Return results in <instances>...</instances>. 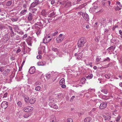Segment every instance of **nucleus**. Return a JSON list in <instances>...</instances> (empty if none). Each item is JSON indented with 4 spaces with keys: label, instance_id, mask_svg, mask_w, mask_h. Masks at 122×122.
<instances>
[{
    "label": "nucleus",
    "instance_id": "nucleus-1",
    "mask_svg": "<svg viewBox=\"0 0 122 122\" xmlns=\"http://www.w3.org/2000/svg\"><path fill=\"white\" fill-rule=\"evenodd\" d=\"M86 40L85 38L82 37L78 41V47H81L84 45L86 43Z\"/></svg>",
    "mask_w": 122,
    "mask_h": 122
},
{
    "label": "nucleus",
    "instance_id": "nucleus-2",
    "mask_svg": "<svg viewBox=\"0 0 122 122\" xmlns=\"http://www.w3.org/2000/svg\"><path fill=\"white\" fill-rule=\"evenodd\" d=\"M52 37H51L49 35H47L44 38L43 42L44 43L46 44L51 41Z\"/></svg>",
    "mask_w": 122,
    "mask_h": 122
},
{
    "label": "nucleus",
    "instance_id": "nucleus-3",
    "mask_svg": "<svg viewBox=\"0 0 122 122\" xmlns=\"http://www.w3.org/2000/svg\"><path fill=\"white\" fill-rule=\"evenodd\" d=\"M65 38L64 36L62 34H60L56 39V42L57 43L61 42Z\"/></svg>",
    "mask_w": 122,
    "mask_h": 122
},
{
    "label": "nucleus",
    "instance_id": "nucleus-4",
    "mask_svg": "<svg viewBox=\"0 0 122 122\" xmlns=\"http://www.w3.org/2000/svg\"><path fill=\"white\" fill-rule=\"evenodd\" d=\"M34 12H32L31 13H29L27 15V20L28 21H31L33 18V17L34 16Z\"/></svg>",
    "mask_w": 122,
    "mask_h": 122
},
{
    "label": "nucleus",
    "instance_id": "nucleus-5",
    "mask_svg": "<svg viewBox=\"0 0 122 122\" xmlns=\"http://www.w3.org/2000/svg\"><path fill=\"white\" fill-rule=\"evenodd\" d=\"M33 110V108L30 107H25L23 109V110L25 112H31Z\"/></svg>",
    "mask_w": 122,
    "mask_h": 122
},
{
    "label": "nucleus",
    "instance_id": "nucleus-6",
    "mask_svg": "<svg viewBox=\"0 0 122 122\" xmlns=\"http://www.w3.org/2000/svg\"><path fill=\"white\" fill-rule=\"evenodd\" d=\"M49 105L51 107L54 109H57L58 108L56 104L53 102H50L49 103Z\"/></svg>",
    "mask_w": 122,
    "mask_h": 122
},
{
    "label": "nucleus",
    "instance_id": "nucleus-7",
    "mask_svg": "<svg viewBox=\"0 0 122 122\" xmlns=\"http://www.w3.org/2000/svg\"><path fill=\"white\" fill-rule=\"evenodd\" d=\"M82 15L83 18L87 21L89 20V17L88 15L86 13H83L82 14Z\"/></svg>",
    "mask_w": 122,
    "mask_h": 122
},
{
    "label": "nucleus",
    "instance_id": "nucleus-8",
    "mask_svg": "<svg viewBox=\"0 0 122 122\" xmlns=\"http://www.w3.org/2000/svg\"><path fill=\"white\" fill-rule=\"evenodd\" d=\"M39 0H35V2H33L31 5L30 7L32 8L34 7L39 4Z\"/></svg>",
    "mask_w": 122,
    "mask_h": 122
},
{
    "label": "nucleus",
    "instance_id": "nucleus-9",
    "mask_svg": "<svg viewBox=\"0 0 122 122\" xmlns=\"http://www.w3.org/2000/svg\"><path fill=\"white\" fill-rule=\"evenodd\" d=\"M107 106V103L105 102H103L101 103L99 107V108L101 109L105 108Z\"/></svg>",
    "mask_w": 122,
    "mask_h": 122
},
{
    "label": "nucleus",
    "instance_id": "nucleus-10",
    "mask_svg": "<svg viewBox=\"0 0 122 122\" xmlns=\"http://www.w3.org/2000/svg\"><path fill=\"white\" fill-rule=\"evenodd\" d=\"M8 105V102L5 101H3L1 104V107L2 108L5 109L7 107Z\"/></svg>",
    "mask_w": 122,
    "mask_h": 122
},
{
    "label": "nucleus",
    "instance_id": "nucleus-11",
    "mask_svg": "<svg viewBox=\"0 0 122 122\" xmlns=\"http://www.w3.org/2000/svg\"><path fill=\"white\" fill-rule=\"evenodd\" d=\"M9 28L10 30V36L11 37H13L16 34H14L12 30V27L10 26H9Z\"/></svg>",
    "mask_w": 122,
    "mask_h": 122
},
{
    "label": "nucleus",
    "instance_id": "nucleus-12",
    "mask_svg": "<svg viewBox=\"0 0 122 122\" xmlns=\"http://www.w3.org/2000/svg\"><path fill=\"white\" fill-rule=\"evenodd\" d=\"M35 71V67L33 66L31 67L29 69V72L30 74H33Z\"/></svg>",
    "mask_w": 122,
    "mask_h": 122
},
{
    "label": "nucleus",
    "instance_id": "nucleus-13",
    "mask_svg": "<svg viewBox=\"0 0 122 122\" xmlns=\"http://www.w3.org/2000/svg\"><path fill=\"white\" fill-rule=\"evenodd\" d=\"M107 113L106 114L107 116L104 115L103 117V118H104L105 120H107L108 121H109L111 120L110 119L111 117L110 116L107 115Z\"/></svg>",
    "mask_w": 122,
    "mask_h": 122
},
{
    "label": "nucleus",
    "instance_id": "nucleus-14",
    "mask_svg": "<svg viewBox=\"0 0 122 122\" xmlns=\"http://www.w3.org/2000/svg\"><path fill=\"white\" fill-rule=\"evenodd\" d=\"M35 28L37 31L36 32V34H39L41 33V30H40V28L37 26H35Z\"/></svg>",
    "mask_w": 122,
    "mask_h": 122
},
{
    "label": "nucleus",
    "instance_id": "nucleus-15",
    "mask_svg": "<svg viewBox=\"0 0 122 122\" xmlns=\"http://www.w3.org/2000/svg\"><path fill=\"white\" fill-rule=\"evenodd\" d=\"M36 99L34 97H32L30 99V102L31 104H33L35 102Z\"/></svg>",
    "mask_w": 122,
    "mask_h": 122
},
{
    "label": "nucleus",
    "instance_id": "nucleus-16",
    "mask_svg": "<svg viewBox=\"0 0 122 122\" xmlns=\"http://www.w3.org/2000/svg\"><path fill=\"white\" fill-rule=\"evenodd\" d=\"M82 54V53L81 52L79 53L77 55L78 56L77 57V59L79 60L81 59L83 57Z\"/></svg>",
    "mask_w": 122,
    "mask_h": 122
},
{
    "label": "nucleus",
    "instance_id": "nucleus-17",
    "mask_svg": "<svg viewBox=\"0 0 122 122\" xmlns=\"http://www.w3.org/2000/svg\"><path fill=\"white\" fill-rule=\"evenodd\" d=\"M46 63L44 61H40L38 62L37 64L39 66H43L45 65Z\"/></svg>",
    "mask_w": 122,
    "mask_h": 122
},
{
    "label": "nucleus",
    "instance_id": "nucleus-18",
    "mask_svg": "<svg viewBox=\"0 0 122 122\" xmlns=\"http://www.w3.org/2000/svg\"><path fill=\"white\" fill-rule=\"evenodd\" d=\"M56 122V117L54 116H52L51 117V119L50 122Z\"/></svg>",
    "mask_w": 122,
    "mask_h": 122
},
{
    "label": "nucleus",
    "instance_id": "nucleus-19",
    "mask_svg": "<svg viewBox=\"0 0 122 122\" xmlns=\"http://www.w3.org/2000/svg\"><path fill=\"white\" fill-rule=\"evenodd\" d=\"M4 36V39L6 41H7L9 39V38L8 36V34H6Z\"/></svg>",
    "mask_w": 122,
    "mask_h": 122
},
{
    "label": "nucleus",
    "instance_id": "nucleus-20",
    "mask_svg": "<svg viewBox=\"0 0 122 122\" xmlns=\"http://www.w3.org/2000/svg\"><path fill=\"white\" fill-rule=\"evenodd\" d=\"M65 83V80L64 78L62 79L60 81V85H63Z\"/></svg>",
    "mask_w": 122,
    "mask_h": 122
},
{
    "label": "nucleus",
    "instance_id": "nucleus-21",
    "mask_svg": "<svg viewBox=\"0 0 122 122\" xmlns=\"http://www.w3.org/2000/svg\"><path fill=\"white\" fill-rule=\"evenodd\" d=\"M91 119L90 117H87L84 120L85 122H89L91 120Z\"/></svg>",
    "mask_w": 122,
    "mask_h": 122
},
{
    "label": "nucleus",
    "instance_id": "nucleus-22",
    "mask_svg": "<svg viewBox=\"0 0 122 122\" xmlns=\"http://www.w3.org/2000/svg\"><path fill=\"white\" fill-rule=\"evenodd\" d=\"M27 11V10H22L20 12V14L22 15H24L25 14Z\"/></svg>",
    "mask_w": 122,
    "mask_h": 122
},
{
    "label": "nucleus",
    "instance_id": "nucleus-23",
    "mask_svg": "<svg viewBox=\"0 0 122 122\" xmlns=\"http://www.w3.org/2000/svg\"><path fill=\"white\" fill-rule=\"evenodd\" d=\"M24 98L25 102L26 103H28L29 102V97L26 96H25Z\"/></svg>",
    "mask_w": 122,
    "mask_h": 122
},
{
    "label": "nucleus",
    "instance_id": "nucleus-24",
    "mask_svg": "<svg viewBox=\"0 0 122 122\" xmlns=\"http://www.w3.org/2000/svg\"><path fill=\"white\" fill-rule=\"evenodd\" d=\"M101 91L105 94H107L108 92L107 90L105 89H102L101 90Z\"/></svg>",
    "mask_w": 122,
    "mask_h": 122
},
{
    "label": "nucleus",
    "instance_id": "nucleus-25",
    "mask_svg": "<svg viewBox=\"0 0 122 122\" xmlns=\"http://www.w3.org/2000/svg\"><path fill=\"white\" fill-rule=\"evenodd\" d=\"M41 15L43 16H45L46 14V13L45 10H43L41 12Z\"/></svg>",
    "mask_w": 122,
    "mask_h": 122
},
{
    "label": "nucleus",
    "instance_id": "nucleus-26",
    "mask_svg": "<svg viewBox=\"0 0 122 122\" xmlns=\"http://www.w3.org/2000/svg\"><path fill=\"white\" fill-rule=\"evenodd\" d=\"M12 3V1H9L6 3V5L7 6H9Z\"/></svg>",
    "mask_w": 122,
    "mask_h": 122
},
{
    "label": "nucleus",
    "instance_id": "nucleus-27",
    "mask_svg": "<svg viewBox=\"0 0 122 122\" xmlns=\"http://www.w3.org/2000/svg\"><path fill=\"white\" fill-rule=\"evenodd\" d=\"M115 48V47L113 46H111L108 49L109 51H113Z\"/></svg>",
    "mask_w": 122,
    "mask_h": 122
},
{
    "label": "nucleus",
    "instance_id": "nucleus-28",
    "mask_svg": "<svg viewBox=\"0 0 122 122\" xmlns=\"http://www.w3.org/2000/svg\"><path fill=\"white\" fill-rule=\"evenodd\" d=\"M10 72V70L9 69H7L6 70L4 71V72L3 74V75L7 74V73H9Z\"/></svg>",
    "mask_w": 122,
    "mask_h": 122
},
{
    "label": "nucleus",
    "instance_id": "nucleus-29",
    "mask_svg": "<svg viewBox=\"0 0 122 122\" xmlns=\"http://www.w3.org/2000/svg\"><path fill=\"white\" fill-rule=\"evenodd\" d=\"M41 89V87L39 86H37L35 88V90L37 91H39Z\"/></svg>",
    "mask_w": 122,
    "mask_h": 122
},
{
    "label": "nucleus",
    "instance_id": "nucleus-30",
    "mask_svg": "<svg viewBox=\"0 0 122 122\" xmlns=\"http://www.w3.org/2000/svg\"><path fill=\"white\" fill-rule=\"evenodd\" d=\"M18 20V18H13L11 19V21L13 22L16 21Z\"/></svg>",
    "mask_w": 122,
    "mask_h": 122
},
{
    "label": "nucleus",
    "instance_id": "nucleus-31",
    "mask_svg": "<svg viewBox=\"0 0 122 122\" xmlns=\"http://www.w3.org/2000/svg\"><path fill=\"white\" fill-rule=\"evenodd\" d=\"M52 50L53 51H54L55 52L57 51V52L56 53V54H58V50L57 48H52Z\"/></svg>",
    "mask_w": 122,
    "mask_h": 122
},
{
    "label": "nucleus",
    "instance_id": "nucleus-32",
    "mask_svg": "<svg viewBox=\"0 0 122 122\" xmlns=\"http://www.w3.org/2000/svg\"><path fill=\"white\" fill-rule=\"evenodd\" d=\"M93 75L92 74L89 75L87 77V79H89L91 78L92 77Z\"/></svg>",
    "mask_w": 122,
    "mask_h": 122
},
{
    "label": "nucleus",
    "instance_id": "nucleus-33",
    "mask_svg": "<svg viewBox=\"0 0 122 122\" xmlns=\"http://www.w3.org/2000/svg\"><path fill=\"white\" fill-rule=\"evenodd\" d=\"M100 57V56H99V57L98 56H97V57L96 58V61L97 62H98L101 60V58Z\"/></svg>",
    "mask_w": 122,
    "mask_h": 122
},
{
    "label": "nucleus",
    "instance_id": "nucleus-34",
    "mask_svg": "<svg viewBox=\"0 0 122 122\" xmlns=\"http://www.w3.org/2000/svg\"><path fill=\"white\" fill-rule=\"evenodd\" d=\"M110 59L108 57H107L106 58H105L103 60V61L105 62L106 61H107L109 62L110 61Z\"/></svg>",
    "mask_w": 122,
    "mask_h": 122
},
{
    "label": "nucleus",
    "instance_id": "nucleus-35",
    "mask_svg": "<svg viewBox=\"0 0 122 122\" xmlns=\"http://www.w3.org/2000/svg\"><path fill=\"white\" fill-rule=\"evenodd\" d=\"M121 8L119 6L117 5L115 8V10H119L121 9Z\"/></svg>",
    "mask_w": 122,
    "mask_h": 122
},
{
    "label": "nucleus",
    "instance_id": "nucleus-36",
    "mask_svg": "<svg viewBox=\"0 0 122 122\" xmlns=\"http://www.w3.org/2000/svg\"><path fill=\"white\" fill-rule=\"evenodd\" d=\"M86 80V79L85 78H83L81 79V82L82 83H84V82Z\"/></svg>",
    "mask_w": 122,
    "mask_h": 122
},
{
    "label": "nucleus",
    "instance_id": "nucleus-37",
    "mask_svg": "<svg viewBox=\"0 0 122 122\" xmlns=\"http://www.w3.org/2000/svg\"><path fill=\"white\" fill-rule=\"evenodd\" d=\"M30 116V115L28 113H26L24 115L23 117L25 118H27Z\"/></svg>",
    "mask_w": 122,
    "mask_h": 122
},
{
    "label": "nucleus",
    "instance_id": "nucleus-38",
    "mask_svg": "<svg viewBox=\"0 0 122 122\" xmlns=\"http://www.w3.org/2000/svg\"><path fill=\"white\" fill-rule=\"evenodd\" d=\"M4 66H1L0 67V71L1 72H2L4 71Z\"/></svg>",
    "mask_w": 122,
    "mask_h": 122
},
{
    "label": "nucleus",
    "instance_id": "nucleus-39",
    "mask_svg": "<svg viewBox=\"0 0 122 122\" xmlns=\"http://www.w3.org/2000/svg\"><path fill=\"white\" fill-rule=\"evenodd\" d=\"M117 5H118L120 7H122V5L120 4V3L119 2L117 1L116 3Z\"/></svg>",
    "mask_w": 122,
    "mask_h": 122
},
{
    "label": "nucleus",
    "instance_id": "nucleus-40",
    "mask_svg": "<svg viewBox=\"0 0 122 122\" xmlns=\"http://www.w3.org/2000/svg\"><path fill=\"white\" fill-rule=\"evenodd\" d=\"M55 14V13H54V12H52L51 13L50 15H49L50 17H52L54 16Z\"/></svg>",
    "mask_w": 122,
    "mask_h": 122
},
{
    "label": "nucleus",
    "instance_id": "nucleus-41",
    "mask_svg": "<svg viewBox=\"0 0 122 122\" xmlns=\"http://www.w3.org/2000/svg\"><path fill=\"white\" fill-rule=\"evenodd\" d=\"M83 7V5H81L80 6H79L77 7L76 8V9H81L82 8V7Z\"/></svg>",
    "mask_w": 122,
    "mask_h": 122
},
{
    "label": "nucleus",
    "instance_id": "nucleus-42",
    "mask_svg": "<svg viewBox=\"0 0 122 122\" xmlns=\"http://www.w3.org/2000/svg\"><path fill=\"white\" fill-rule=\"evenodd\" d=\"M67 122H73V120L71 118H68L67 119Z\"/></svg>",
    "mask_w": 122,
    "mask_h": 122
},
{
    "label": "nucleus",
    "instance_id": "nucleus-43",
    "mask_svg": "<svg viewBox=\"0 0 122 122\" xmlns=\"http://www.w3.org/2000/svg\"><path fill=\"white\" fill-rule=\"evenodd\" d=\"M120 116H118L116 118V121L117 122H118L120 120Z\"/></svg>",
    "mask_w": 122,
    "mask_h": 122
},
{
    "label": "nucleus",
    "instance_id": "nucleus-44",
    "mask_svg": "<svg viewBox=\"0 0 122 122\" xmlns=\"http://www.w3.org/2000/svg\"><path fill=\"white\" fill-rule=\"evenodd\" d=\"M105 77L107 79H109L110 78V75L109 74H106L105 75Z\"/></svg>",
    "mask_w": 122,
    "mask_h": 122
},
{
    "label": "nucleus",
    "instance_id": "nucleus-45",
    "mask_svg": "<svg viewBox=\"0 0 122 122\" xmlns=\"http://www.w3.org/2000/svg\"><path fill=\"white\" fill-rule=\"evenodd\" d=\"M105 19H102L101 20V23L102 24H103L104 23H105Z\"/></svg>",
    "mask_w": 122,
    "mask_h": 122
},
{
    "label": "nucleus",
    "instance_id": "nucleus-46",
    "mask_svg": "<svg viewBox=\"0 0 122 122\" xmlns=\"http://www.w3.org/2000/svg\"><path fill=\"white\" fill-rule=\"evenodd\" d=\"M46 77L48 78H49L51 77V74H46Z\"/></svg>",
    "mask_w": 122,
    "mask_h": 122
},
{
    "label": "nucleus",
    "instance_id": "nucleus-47",
    "mask_svg": "<svg viewBox=\"0 0 122 122\" xmlns=\"http://www.w3.org/2000/svg\"><path fill=\"white\" fill-rule=\"evenodd\" d=\"M106 3L107 4H108L109 6L111 4L110 2V1H106L105 3H104V5H105V3Z\"/></svg>",
    "mask_w": 122,
    "mask_h": 122
},
{
    "label": "nucleus",
    "instance_id": "nucleus-48",
    "mask_svg": "<svg viewBox=\"0 0 122 122\" xmlns=\"http://www.w3.org/2000/svg\"><path fill=\"white\" fill-rule=\"evenodd\" d=\"M58 33V31H56L55 32H54V33H53L52 34V36H56L57 34Z\"/></svg>",
    "mask_w": 122,
    "mask_h": 122
},
{
    "label": "nucleus",
    "instance_id": "nucleus-49",
    "mask_svg": "<svg viewBox=\"0 0 122 122\" xmlns=\"http://www.w3.org/2000/svg\"><path fill=\"white\" fill-rule=\"evenodd\" d=\"M36 25H38L40 26H41V25L42 23L41 22H37L36 24Z\"/></svg>",
    "mask_w": 122,
    "mask_h": 122
},
{
    "label": "nucleus",
    "instance_id": "nucleus-50",
    "mask_svg": "<svg viewBox=\"0 0 122 122\" xmlns=\"http://www.w3.org/2000/svg\"><path fill=\"white\" fill-rule=\"evenodd\" d=\"M18 105L20 107H21L22 105V103L20 102H19L17 103Z\"/></svg>",
    "mask_w": 122,
    "mask_h": 122
},
{
    "label": "nucleus",
    "instance_id": "nucleus-51",
    "mask_svg": "<svg viewBox=\"0 0 122 122\" xmlns=\"http://www.w3.org/2000/svg\"><path fill=\"white\" fill-rule=\"evenodd\" d=\"M119 62L122 66V59L121 58L119 61Z\"/></svg>",
    "mask_w": 122,
    "mask_h": 122
},
{
    "label": "nucleus",
    "instance_id": "nucleus-52",
    "mask_svg": "<svg viewBox=\"0 0 122 122\" xmlns=\"http://www.w3.org/2000/svg\"><path fill=\"white\" fill-rule=\"evenodd\" d=\"M7 94H8L7 93H5L4 94V95H3V98L6 97L7 96Z\"/></svg>",
    "mask_w": 122,
    "mask_h": 122
},
{
    "label": "nucleus",
    "instance_id": "nucleus-53",
    "mask_svg": "<svg viewBox=\"0 0 122 122\" xmlns=\"http://www.w3.org/2000/svg\"><path fill=\"white\" fill-rule=\"evenodd\" d=\"M42 56L40 55L37 56V58L38 59H40L41 58Z\"/></svg>",
    "mask_w": 122,
    "mask_h": 122
},
{
    "label": "nucleus",
    "instance_id": "nucleus-54",
    "mask_svg": "<svg viewBox=\"0 0 122 122\" xmlns=\"http://www.w3.org/2000/svg\"><path fill=\"white\" fill-rule=\"evenodd\" d=\"M35 84L36 85H40L41 83L40 82H35Z\"/></svg>",
    "mask_w": 122,
    "mask_h": 122
},
{
    "label": "nucleus",
    "instance_id": "nucleus-55",
    "mask_svg": "<svg viewBox=\"0 0 122 122\" xmlns=\"http://www.w3.org/2000/svg\"><path fill=\"white\" fill-rule=\"evenodd\" d=\"M51 3L52 5L54 4L55 3V0H52Z\"/></svg>",
    "mask_w": 122,
    "mask_h": 122
},
{
    "label": "nucleus",
    "instance_id": "nucleus-56",
    "mask_svg": "<svg viewBox=\"0 0 122 122\" xmlns=\"http://www.w3.org/2000/svg\"><path fill=\"white\" fill-rule=\"evenodd\" d=\"M21 51V50L20 49H18L16 51V53H18L19 52Z\"/></svg>",
    "mask_w": 122,
    "mask_h": 122
},
{
    "label": "nucleus",
    "instance_id": "nucleus-57",
    "mask_svg": "<svg viewBox=\"0 0 122 122\" xmlns=\"http://www.w3.org/2000/svg\"><path fill=\"white\" fill-rule=\"evenodd\" d=\"M57 98H60L61 97V94H58L57 96Z\"/></svg>",
    "mask_w": 122,
    "mask_h": 122
},
{
    "label": "nucleus",
    "instance_id": "nucleus-58",
    "mask_svg": "<svg viewBox=\"0 0 122 122\" xmlns=\"http://www.w3.org/2000/svg\"><path fill=\"white\" fill-rule=\"evenodd\" d=\"M27 35L26 34H25L23 36V38H26V37H27Z\"/></svg>",
    "mask_w": 122,
    "mask_h": 122
},
{
    "label": "nucleus",
    "instance_id": "nucleus-59",
    "mask_svg": "<svg viewBox=\"0 0 122 122\" xmlns=\"http://www.w3.org/2000/svg\"><path fill=\"white\" fill-rule=\"evenodd\" d=\"M62 85L61 87L62 88H65L66 87V86L64 84H63V85Z\"/></svg>",
    "mask_w": 122,
    "mask_h": 122
},
{
    "label": "nucleus",
    "instance_id": "nucleus-60",
    "mask_svg": "<svg viewBox=\"0 0 122 122\" xmlns=\"http://www.w3.org/2000/svg\"><path fill=\"white\" fill-rule=\"evenodd\" d=\"M119 33L120 35H122V31L121 30H119Z\"/></svg>",
    "mask_w": 122,
    "mask_h": 122
},
{
    "label": "nucleus",
    "instance_id": "nucleus-61",
    "mask_svg": "<svg viewBox=\"0 0 122 122\" xmlns=\"http://www.w3.org/2000/svg\"><path fill=\"white\" fill-rule=\"evenodd\" d=\"M23 7L24 8H26V5L25 4H24L23 5Z\"/></svg>",
    "mask_w": 122,
    "mask_h": 122
},
{
    "label": "nucleus",
    "instance_id": "nucleus-62",
    "mask_svg": "<svg viewBox=\"0 0 122 122\" xmlns=\"http://www.w3.org/2000/svg\"><path fill=\"white\" fill-rule=\"evenodd\" d=\"M120 86L122 87V82H120L119 84Z\"/></svg>",
    "mask_w": 122,
    "mask_h": 122
},
{
    "label": "nucleus",
    "instance_id": "nucleus-63",
    "mask_svg": "<svg viewBox=\"0 0 122 122\" xmlns=\"http://www.w3.org/2000/svg\"><path fill=\"white\" fill-rule=\"evenodd\" d=\"M19 33V34H20L21 35H22L23 34V32H20Z\"/></svg>",
    "mask_w": 122,
    "mask_h": 122
},
{
    "label": "nucleus",
    "instance_id": "nucleus-64",
    "mask_svg": "<svg viewBox=\"0 0 122 122\" xmlns=\"http://www.w3.org/2000/svg\"><path fill=\"white\" fill-rule=\"evenodd\" d=\"M41 51H39L38 52V54L39 55H40L41 54Z\"/></svg>",
    "mask_w": 122,
    "mask_h": 122
}]
</instances>
